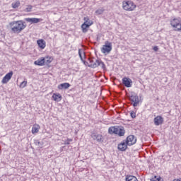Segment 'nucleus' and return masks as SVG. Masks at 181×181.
<instances>
[{"label": "nucleus", "mask_w": 181, "mask_h": 181, "mask_svg": "<svg viewBox=\"0 0 181 181\" xmlns=\"http://www.w3.org/2000/svg\"><path fill=\"white\" fill-rule=\"evenodd\" d=\"M25 23L23 21H17L11 22L9 25L11 26L13 33L18 34L26 28Z\"/></svg>", "instance_id": "f257e3e1"}, {"label": "nucleus", "mask_w": 181, "mask_h": 181, "mask_svg": "<svg viewBox=\"0 0 181 181\" xmlns=\"http://www.w3.org/2000/svg\"><path fill=\"white\" fill-rule=\"evenodd\" d=\"M110 135H118V136H124L125 135V128L122 126L110 127L108 129Z\"/></svg>", "instance_id": "f03ea898"}, {"label": "nucleus", "mask_w": 181, "mask_h": 181, "mask_svg": "<svg viewBox=\"0 0 181 181\" xmlns=\"http://www.w3.org/2000/svg\"><path fill=\"white\" fill-rule=\"evenodd\" d=\"M136 5L134 4L132 1H124L122 2V8L124 11H127V12H132L135 11Z\"/></svg>", "instance_id": "7ed1b4c3"}, {"label": "nucleus", "mask_w": 181, "mask_h": 181, "mask_svg": "<svg viewBox=\"0 0 181 181\" xmlns=\"http://www.w3.org/2000/svg\"><path fill=\"white\" fill-rule=\"evenodd\" d=\"M89 62L90 64L89 67H93V69H95L96 67H101V69H105V64L101 59H89Z\"/></svg>", "instance_id": "20e7f679"}, {"label": "nucleus", "mask_w": 181, "mask_h": 181, "mask_svg": "<svg viewBox=\"0 0 181 181\" xmlns=\"http://www.w3.org/2000/svg\"><path fill=\"white\" fill-rule=\"evenodd\" d=\"M112 50V44L108 41L105 42V45L103 46L101 49L102 53L104 54H109Z\"/></svg>", "instance_id": "39448f33"}, {"label": "nucleus", "mask_w": 181, "mask_h": 181, "mask_svg": "<svg viewBox=\"0 0 181 181\" xmlns=\"http://www.w3.org/2000/svg\"><path fill=\"white\" fill-rule=\"evenodd\" d=\"M170 25L173 28H175L177 32H181V20L179 18H174L170 21Z\"/></svg>", "instance_id": "423d86ee"}, {"label": "nucleus", "mask_w": 181, "mask_h": 181, "mask_svg": "<svg viewBox=\"0 0 181 181\" xmlns=\"http://www.w3.org/2000/svg\"><path fill=\"white\" fill-rule=\"evenodd\" d=\"M125 141L129 146H131V145H135V144H136V137L134 135H129L127 137Z\"/></svg>", "instance_id": "0eeeda50"}, {"label": "nucleus", "mask_w": 181, "mask_h": 181, "mask_svg": "<svg viewBox=\"0 0 181 181\" xmlns=\"http://www.w3.org/2000/svg\"><path fill=\"white\" fill-rule=\"evenodd\" d=\"M12 76H13V71L6 74L1 81L2 84H6L12 78Z\"/></svg>", "instance_id": "6e6552de"}, {"label": "nucleus", "mask_w": 181, "mask_h": 181, "mask_svg": "<svg viewBox=\"0 0 181 181\" xmlns=\"http://www.w3.org/2000/svg\"><path fill=\"white\" fill-rule=\"evenodd\" d=\"M154 125L156 127H159V125H162L163 124V118L162 116L158 115L156 116L153 119Z\"/></svg>", "instance_id": "1a4fd4ad"}, {"label": "nucleus", "mask_w": 181, "mask_h": 181, "mask_svg": "<svg viewBox=\"0 0 181 181\" xmlns=\"http://www.w3.org/2000/svg\"><path fill=\"white\" fill-rule=\"evenodd\" d=\"M91 138L94 139V141H97V142H103V135L98 134L97 133H93L91 134Z\"/></svg>", "instance_id": "9d476101"}, {"label": "nucleus", "mask_w": 181, "mask_h": 181, "mask_svg": "<svg viewBox=\"0 0 181 181\" xmlns=\"http://www.w3.org/2000/svg\"><path fill=\"white\" fill-rule=\"evenodd\" d=\"M127 148H128V144H127L125 140H124L120 144H119L117 146V148L119 149V151H127Z\"/></svg>", "instance_id": "9b49d317"}, {"label": "nucleus", "mask_w": 181, "mask_h": 181, "mask_svg": "<svg viewBox=\"0 0 181 181\" xmlns=\"http://www.w3.org/2000/svg\"><path fill=\"white\" fill-rule=\"evenodd\" d=\"M25 21L30 23H39V22H42L43 20L42 18H25Z\"/></svg>", "instance_id": "f8f14e48"}, {"label": "nucleus", "mask_w": 181, "mask_h": 181, "mask_svg": "<svg viewBox=\"0 0 181 181\" xmlns=\"http://www.w3.org/2000/svg\"><path fill=\"white\" fill-rule=\"evenodd\" d=\"M122 83L125 87L129 88L132 87L131 83H132V80L129 78L124 77L122 78Z\"/></svg>", "instance_id": "ddd939ff"}, {"label": "nucleus", "mask_w": 181, "mask_h": 181, "mask_svg": "<svg viewBox=\"0 0 181 181\" xmlns=\"http://www.w3.org/2000/svg\"><path fill=\"white\" fill-rule=\"evenodd\" d=\"M130 100L133 103V107H136L139 104V98L137 95H132Z\"/></svg>", "instance_id": "4468645a"}, {"label": "nucleus", "mask_w": 181, "mask_h": 181, "mask_svg": "<svg viewBox=\"0 0 181 181\" xmlns=\"http://www.w3.org/2000/svg\"><path fill=\"white\" fill-rule=\"evenodd\" d=\"M78 55H79V57L81 60V62H83V63L84 64H86V62H85V59H86V52H84V50H83L82 49H78Z\"/></svg>", "instance_id": "2eb2a0df"}, {"label": "nucleus", "mask_w": 181, "mask_h": 181, "mask_svg": "<svg viewBox=\"0 0 181 181\" xmlns=\"http://www.w3.org/2000/svg\"><path fill=\"white\" fill-rule=\"evenodd\" d=\"M90 26H91V23H88V24H86L83 23L81 25V29H82V32L83 33H87V32L88 31V28H90Z\"/></svg>", "instance_id": "dca6fc26"}, {"label": "nucleus", "mask_w": 181, "mask_h": 181, "mask_svg": "<svg viewBox=\"0 0 181 181\" xmlns=\"http://www.w3.org/2000/svg\"><path fill=\"white\" fill-rule=\"evenodd\" d=\"M37 43L40 49H45L46 47V41L44 40H38Z\"/></svg>", "instance_id": "f3484780"}, {"label": "nucleus", "mask_w": 181, "mask_h": 181, "mask_svg": "<svg viewBox=\"0 0 181 181\" xmlns=\"http://www.w3.org/2000/svg\"><path fill=\"white\" fill-rule=\"evenodd\" d=\"M52 98L54 100V101H62V95H60V93H54Z\"/></svg>", "instance_id": "a211bd4d"}, {"label": "nucleus", "mask_w": 181, "mask_h": 181, "mask_svg": "<svg viewBox=\"0 0 181 181\" xmlns=\"http://www.w3.org/2000/svg\"><path fill=\"white\" fill-rule=\"evenodd\" d=\"M69 87H70V83H61L58 86L59 90H63V88H64L65 90H67Z\"/></svg>", "instance_id": "6ab92c4d"}, {"label": "nucleus", "mask_w": 181, "mask_h": 181, "mask_svg": "<svg viewBox=\"0 0 181 181\" xmlns=\"http://www.w3.org/2000/svg\"><path fill=\"white\" fill-rule=\"evenodd\" d=\"M40 129V126L37 124H35L32 128V134H37Z\"/></svg>", "instance_id": "aec40b11"}, {"label": "nucleus", "mask_w": 181, "mask_h": 181, "mask_svg": "<svg viewBox=\"0 0 181 181\" xmlns=\"http://www.w3.org/2000/svg\"><path fill=\"white\" fill-rule=\"evenodd\" d=\"M34 64H36L37 66H44L45 65V59L43 58H41L40 59H38L34 62Z\"/></svg>", "instance_id": "412c9836"}, {"label": "nucleus", "mask_w": 181, "mask_h": 181, "mask_svg": "<svg viewBox=\"0 0 181 181\" xmlns=\"http://www.w3.org/2000/svg\"><path fill=\"white\" fill-rule=\"evenodd\" d=\"M126 181H138V178L134 175L126 176Z\"/></svg>", "instance_id": "4be33fe9"}, {"label": "nucleus", "mask_w": 181, "mask_h": 181, "mask_svg": "<svg viewBox=\"0 0 181 181\" xmlns=\"http://www.w3.org/2000/svg\"><path fill=\"white\" fill-rule=\"evenodd\" d=\"M11 6H12V8H13V9H16V8H19V6H21V1H17L12 3Z\"/></svg>", "instance_id": "5701e85b"}, {"label": "nucleus", "mask_w": 181, "mask_h": 181, "mask_svg": "<svg viewBox=\"0 0 181 181\" xmlns=\"http://www.w3.org/2000/svg\"><path fill=\"white\" fill-rule=\"evenodd\" d=\"M43 59H44V63L45 64H50V63H52V57H45Z\"/></svg>", "instance_id": "b1692460"}, {"label": "nucleus", "mask_w": 181, "mask_h": 181, "mask_svg": "<svg viewBox=\"0 0 181 181\" xmlns=\"http://www.w3.org/2000/svg\"><path fill=\"white\" fill-rule=\"evenodd\" d=\"M86 25H88V23H90V25H93V22L88 18V17H85L84 18V23Z\"/></svg>", "instance_id": "393cba45"}, {"label": "nucleus", "mask_w": 181, "mask_h": 181, "mask_svg": "<svg viewBox=\"0 0 181 181\" xmlns=\"http://www.w3.org/2000/svg\"><path fill=\"white\" fill-rule=\"evenodd\" d=\"M26 86H28V81H23V82L20 84V88H25V87H26Z\"/></svg>", "instance_id": "a878e982"}, {"label": "nucleus", "mask_w": 181, "mask_h": 181, "mask_svg": "<svg viewBox=\"0 0 181 181\" xmlns=\"http://www.w3.org/2000/svg\"><path fill=\"white\" fill-rule=\"evenodd\" d=\"M104 13V8H99L95 11L96 15H101Z\"/></svg>", "instance_id": "bb28decb"}, {"label": "nucleus", "mask_w": 181, "mask_h": 181, "mask_svg": "<svg viewBox=\"0 0 181 181\" xmlns=\"http://www.w3.org/2000/svg\"><path fill=\"white\" fill-rule=\"evenodd\" d=\"M70 142H73V139H67V140L65 141V142H64V145H70Z\"/></svg>", "instance_id": "cd10ccee"}, {"label": "nucleus", "mask_w": 181, "mask_h": 181, "mask_svg": "<svg viewBox=\"0 0 181 181\" xmlns=\"http://www.w3.org/2000/svg\"><path fill=\"white\" fill-rule=\"evenodd\" d=\"M26 12H30V11H32V6L29 5L27 6V8H25Z\"/></svg>", "instance_id": "c85d7f7f"}, {"label": "nucleus", "mask_w": 181, "mask_h": 181, "mask_svg": "<svg viewBox=\"0 0 181 181\" xmlns=\"http://www.w3.org/2000/svg\"><path fill=\"white\" fill-rule=\"evenodd\" d=\"M130 115H131L132 118H136V113H135V112H131Z\"/></svg>", "instance_id": "c756f323"}, {"label": "nucleus", "mask_w": 181, "mask_h": 181, "mask_svg": "<svg viewBox=\"0 0 181 181\" xmlns=\"http://www.w3.org/2000/svg\"><path fill=\"white\" fill-rule=\"evenodd\" d=\"M151 181H160V180L158 177H156V176L154 177V178L151 179Z\"/></svg>", "instance_id": "7c9ffc66"}, {"label": "nucleus", "mask_w": 181, "mask_h": 181, "mask_svg": "<svg viewBox=\"0 0 181 181\" xmlns=\"http://www.w3.org/2000/svg\"><path fill=\"white\" fill-rule=\"evenodd\" d=\"M153 50H154V52H158V50H159V48L158 47V46H155L153 47Z\"/></svg>", "instance_id": "2f4dec72"}, {"label": "nucleus", "mask_w": 181, "mask_h": 181, "mask_svg": "<svg viewBox=\"0 0 181 181\" xmlns=\"http://www.w3.org/2000/svg\"><path fill=\"white\" fill-rule=\"evenodd\" d=\"M36 144H40V141H36Z\"/></svg>", "instance_id": "473e14b6"}, {"label": "nucleus", "mask_w": 181, "mask_h": 181, "mask_svg": "<svg viewBox=\"0 0 181 181\" xmlns=\"http://www.w3.org/2000/svg\"><path fill=\"white\" fill-rule=\"evenodd\" d=\"M174 181H181V179L180 180H174Z\"/></svg>", "instance_id": "72a5a7b5"}]
</instances>
